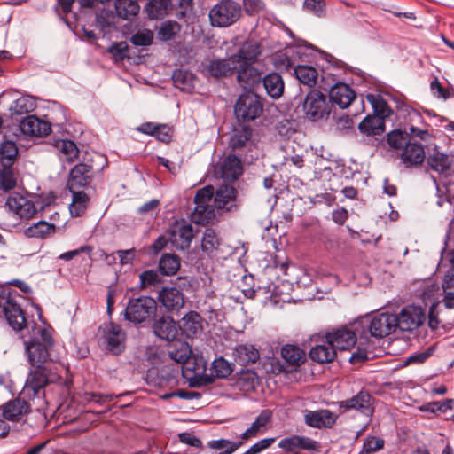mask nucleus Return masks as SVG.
Returning a JSON list of instances; mask_svg holds the SVG:
<instances>
[{"label":"nucleus","mask_w":454,"mask_h":454,"mask_svg":"<svg viewBox=\"0 0 454 454\" xmlns=\"http://www.w3.org/2000/svg\"><path fill=\"white\" fill-rule=\"evenodd\" d=\"M372 397L367 391H360L356 395L338 403L340 412L345 413L349 411H357L364 414H371Z\"/></svg>","instance_id":"a211bd4d"},{"label":"nucleus","mask_w":454,"mask_h":454,"mask_svg":"<svg viewBox=\"0 0 454 454\" xmlns=\"http://www.w3.org/2000/svg\"><path fill=\"white\" fill-rule=\"evenodd\" d=\"M272 417L273 411L271 410H262L250 427L242 433L241 439L243 441H247L265 433L268 429L269 424L272 420Z\"/></svg>","instance_id":"b1692460"},{"label":"nucleus","mask_w":454,"mask_h":454,"mask_svg":"<svg viewBox=\"0 0 454 454\" xmlns=\"http://www.w3.org/2000/svg\"><path fill=\"white\" fill-rule=\"evenodd\" d=\"M356 321L350 325L333 328L325 333V338L329 340L337 350H348L360 339V333L356 330Z\"/></svg>","instance_id":"1a4fd4ad"},{"label":"nucleus","mask_w":454,"mask_h":454,"mask_svg":"<svg viewBox=\"0 0 454 454\" xmlns=\"http://www.w3.org/2000/svg\"><path fill=\"white\" fill-rule=\"evenodd\" d=\"M263 105L261 98L253 92L244 93L238 98L234 114L239 121H250L258 118L262 113Z\"/></svg>","instance_id":"6e6552de"},{"label":"nucleus","mask_w":454,"mask_h":454,"mask_svg":"<svg viewBox=\"0 0 454 454\" xmlns=\"http://www.w3.org/2000/svg\"><path fill=\"white\" fill-rule=\"evenodd\" d=\"M252 135L253 129L250 126L239 125L236 127L230 137L229 147L233 153L240 156L252 152L255 148Z\"/></svg>","instance_id":"9b49d317"},{"label":"nucleus","mask_w":454,"mask_h":454,"mask_svg":"<svg viewBox=\"0 0 454 454\" xmlns=\"http://www.w3.org/2000/svg\"><path fill=\"white\" fill-rule=\"evenodd\" d=\"M70 192L72 193V203L69 206L71 215L73 217L83 215L88 208L90 197L82 191L73 190Z\"/></svg>","instance_id":"e433bc0d"},{"label":"nucleus","mask_w":454,"mask_h":454,"mask_svg":"<svg viewBox=\"0 0 454 454\" xmlns=\"http://www.w3.org/2000/svg\"><path fill=\"white\" fill-rule=\"evenodd\" d=\"M6 206L21 219H30L37 212L33 200L18 192H13L8 197Z\"/></svg>","instance_id":"4468645a"},{"label":"nucleus","mask_w":454,"mask_h":454,"mask_svg":"<svg viewBox=\"0 0 454 454\" xmlns=\"http://www.w3.org/2000/svg\"><path fill=\"white\" fill-rule=\"evenodd\" d=\"M442 288L443 291V298L442 302L448 309H454V269H450L445 273Z\"/></svg>","instance_id":"4c0bfd02"},{"label":"nucleus","mask_w":454,"mask_h":454,"mask_svg":"<svg viewBox=\"0 0 454 454\" xmlns=\"http://www.w3.org/2000/svg\"><path fill=\"white\" fill-rule=\"evenodd\" d=\"M181 329L188 338L197 336L203 330L201 316L196 311H189L182 318Z\"/></svg>","instance_id":"2f4dec72"},{"label":"nucleus","mask_w":454,"mask_h":454,"mask_svg":"<svg viewBox=\"0 0 454 454\" xmlns=\"http://www.w3.org/2000/svg\"><path fill=\"white\" fill-rule=\"evenodd\" d=\"M153 40V33L149 29L139 30L130 38V42L136 46H148Z\"/></svg>","instance_id":"052dcab7"},{"label":"nucleus","mask_w":454,"mask_h":454,"mask_svg":"<svg viewBox=\"0 0 454 454\" xmlns=\"http://www.w3.org/2000/svg\"><path fill=\"white\" fill-rule=\"evenodd\" d=\"M129 46L126 42H119L113 43L108 48V52H110L115 60H123L128 57Z\"/></svg>","instance_id":"0e129e2a"},{"label":"nucleus","mask_w":454,"mask_h":454,"mask_svg":"<svg viewBox=\"0 0 454 454\" xmlns=\"http://www.w3.org/2000/svg\"><path fill=\"white\" fill-rule=\"evenodd\" d=\"M181 31V25L175 20L162 22L158 29L157 36L161 41H170Z\"/></svg>","instance_id":"de8ad7c7"},{"label":"nucleus","mask_w":454,"mask_h":454,"mask_svg":"<svg viewBox=\"0 0 454 454\" xmlns=\"http://www.w3.org/2000/svg\"><path fill=\"white\" fill-rule=\"evenodd\" d=\"M215 172L225 182H235L244 173L243 163L235 153L223 157L215 168Z\"/></svg>","instance_id":"f8f14e48"},{"label":"nucleus","mask_w":454,"mask_h":454,"mask_svg":"<svg viewBox=\"0 0 454 454\" xmlns=\"http://www.w3.org/2000/svg\"><path fill=\"white\" fill-rule=\"evenodd\" d=\"M20 129L23 134L31 137H44L51 130L49 122L42 121L33 115L22 119L20 123Z\"/></svg>","instance_id":"4be33fe9"},{"label":"nucleus","mask_w":454,"mask_h":454,"mask_svg":"<svg viewBox=\"0 0 454 454\" xmlns=\"http://www.w3.org/2000/svg\"><path fill=\"white\" fill-rule=\"evenodd\" d=\"M366 98L373 108L374 115L382 116L383 120H385V118L392 114L389 106L380 95L368 94Z\"/></svg>","instance_id":"8fccbe9b"},{"label":"nucleus","mask_w":454,"mask_h":454,"mask_svg":"<svg viewBox=\"0 0 454 454\" xmlns=\"http://www.w3.org/2000/svg\"><path fill=\"white\" fill-rule=\"evenodd\" d=\"M94 158L87 153L83 161L76 164L69 172L67 188L69 191L78 190L88 186L95 175L99 170L94 164Z\"/></svg>","instance_id":"423d86ee"},{"label":"nucleus","mask_w":454,"mask_h":454,"mask_svg":"<svg viewBox=\"0 0 454 454\" xmlns=\"http://www.w3.org/2000/svg\"><path fill=\"white\" fill-rule=\"evenodd\" d=\"M385 441L377 436H367L363 444V451L366 454H372L384 448Z\"/></svg>","instance_id":"bf43d9fd"},{"label":"nucleus","mask_w":454,"mask_h":454,"mask_svg":"<svg viewBox=\"0 0 454 454\" xmlns=\"http://www.w3.org/2000/svg\"><path fill=\"white\" fill-rule=\"evenodd\" d=\"M439 290L438 286L431 280L427 282L419 296L424 301H431L434 299Z\"/></svg>","instance_id":"774afa93"},{"label":"nucleus","mask_w":454,"mask_h":454,"mask_svg":"<svg viewBox=\"0 0 454 454\" xmlns=\"http://www.w3.org/2000/svg\"><path fill=\"white\" fill-rule=\"evenodd\" d=\"M54 147L59 151V157L68 162H73L79 155L76 145L68 139H59L55 141Z\"/></svg>","instance_id":"79ce46f5"},{"label":"nucleus","mask_w":454,"mask_h":454,"mask_svg":"<svg viewBox=\"0 0 454 454\" xmlns=\"http://www.w3.org/2000/svg\"><path fill=\"white\" fill-rule=\"evenodd\" d=\"M221 245V239L212 228H207L201 240V249L208 255H215Z\"/></svg>","instance_id":"a19ab883"},{"label":"nucleus","mask_w":454,"mask_h":454,"mask_svg":"<svg viewBox=\"0 0 454 454\" xmlns=\"http://www.w3.org/2000/svg\"><path fill=\"white\" fill-rule=\"evenodd\" d=\"M396 315L383 312L366 315L356 321V330L360 333V340H368L369 337L376 339L384 338L397 328Z\"/></svg>","instance_id":"f03ea898"},{"label":"nucleus","mask_w":454,"mask_h":454,"mask_svg":"<svg viewBox=\"0 0 454 454\" xmlns=\"http://www.w3.org/2000/svg\"><path fill=\"white\" fill-rule=\"evenodd\" d=\"M57 227L53 223H49L46 221H39L32 224L24 231V235L27 238L45 239L55 234Z\"/></svg>","instance_id":"f704fd0d"},{"label":"nucleus","mask_w":454,"mask_h":454,"mask_svg":"<svg viewBox=\"0 0 454 454\" xmlns=\"http://www.w3.org/2000/svg\"><path fill=\"white\" fill-rule=\"evenodd\" d=\"M337 416L329 410L307 411L304 420L307 425L315 428H331L336 422Z\"/></svg>","instance_id":"bb28decb"},{"label":"nucleus","mask_w":454,"mask_h":454,"mask_svg":"<svg viewBox=\"0 0 454 454\" xmlns=\"http://www.w3.org/2000/svg\"><path fill=\"white\" fill-rule=\"evenodd\" d=\"M172 79L175 86L181 90L187 91L193 88L194 76L188 71L182 69L175 70Z\"/></svg>","instance_id":"09e8293b"},{"label":"nucleus","mask_w":454,"mask_h":454,"mask_svg":"<svg viewBox=\"0 0 454 454\" xmlns=\"http://www.w3.org/2000/svg\"><path fill=\"white\" fill-rule=\"evenodd\" d=\"M295 77L300 82L309 87H313L317 83V71L311 66L299 64L294 71Z\"/></svg>","instance_id":"37998d69"},{"label":"nucleus","mask_w":454,"mask_h":454,"mask_svg":"<svg viewBox=\"0 0 454 454\" xmlns=\"http://www.w3.org/2000/svg\"><path fill=\"white\" fill-rule=\"evenodd\" d=\"M329 99L340 108H347L356 98V92L346 83L338 82L329 91Z\"/></svg>","instance_id":"393cba45"},{"label":"nucleus","mask_w":454,"mask_h":454,"mask_svg":"<svg viewBox=\"0 0 454 454\" xmlns=\"http://www.w3.org/2000/svg\"><path fill=\"white\" fill-rule=\"evenodd\" d=\"M214 207L222 211L231 212L238 207V191L229 184H221L214 198Z\"/></svg>","instance_id":"dca6fc26"},{"label":"nucleus","mask_w":454,"mask_h":454,"mask_svg":"<svg viewBox=\"0 0 454 454\" xmlns=\"http://www.w3.org/2000/svg\"><path fill=\"white\" fill-rule=\"evenodd\" d=\"M155 335L165 340H173L178 334V326L169 316H162L153 325Z\"/></svg>","instance_id":"cd10ccee"},{"label":"nucleus","mask_w":454,"mask_h":454,"mask_svg":"<svg viewBox=\"0 0 454 454\" xmlns=\"http://www.w3.org/2000/svg\"><path fill=\"white\" fill-rule=\"evenodd\" d=\"M237 62L233 55L227 59H216L210 60L206 66L205 70L214 77L229 76L235 73Z\"/></svg>","instance_id":"5701e85b"},{"label":"nucleus","mask_w":454,"mask_h":454,"mask_svg":"<svg viewBox=\"0 0 454 454\" xmlns=\"http://www.w3.org/2000/svg\"><path fill=\"white\" fill-rule=\"evenodd\" d=\"M193 237L194 231L192 224L184 219L176 221L171 226L169 241L176 249H187Z\"/></svg>","instance_id":"ddd939ff"},{"label":"nucleus","mask_w":454,"mask_h":454,"mask_svg":"<svg viewBox=\"0 0 454 454\" xmlns=\"http://www.w3.org/2000/svg\"><path fill=\"white\" fill-rule=\"evenodd\" d=\"M19 295L16 292H9L8 295L4 298L2 311L10 325L15 331H20L27 325V317L24 310L16 301Z\"/></svg>","instance_id":"9d476101"},{"label":"nucleus","mask_w":454,"mask_h":454,"mask_svg":"<svg viewBox=\"0 0 454 454\" xmlns=\"http://www.w3.org/2000/svg\"><path fill=\"white\" fill-rule=\"evenodd\" d=\"M236 67L238 82L245 90H253L261 83L262 72L253 67V64L240 63Z\"/></svg>","instance_id":"412c9836"},{"label":"nucleus","mask_w":454,"mask_h":454,"mask_svg":"<svg viewBox=\"0 0 454 454\" xmlns=\"http://www.w3.org/2000/svg\"><path fill=\"white\" fill-rule=\"evenodd\" d=\"M424 320L425 312L421 307L418 306H406L396 316L397 327L401 331H412L418 328Z\"/></svg>","instance_id":"2eb2a0df"},{"label":"nucleus","mask_w":454,"mask_h":454,"mask_svg":"<svg viewBox=\"0 0 454 454\" xmlns=\"http://www.w3.org/2000/svg\"><path fill=\"white\" fill-rule=\"evenodd\" d=\"M171 6L170 0H149L145 11L150 19L160 20L168 14Z\"/></svg>","instance_id":"58836bf2"},{"label":"nucleus","mask_w":454,"mask_h":454,"mask_svg":"<svg viewBox=\"0 0 454 454\" xmlns=\"http://www.w3.org/2000/svg\"><path fill=\"white\" fill-rule=\"evenodd\" d=\"M329 98L317 90H310L303 101V112L308 120L317 121L327 119L333 109Z\"/></svg>","instance_id":"20e7f679"},{"label":"nucleus","mask_w":454,"mask_h":454,"mask_svg":"<svg viewBox=\"0 0 454 454\" xmlns=\"http://www.w3.org/2000/svg\"><path fill=\"white\" fill-rule=\"evenodd\" d=\"M28 403L20 398L8 402L1 411L4 419L17 421L28 411Z\"/></svg>","instance_id":"c756f323"},{"label":"nucleus","mask_w":454,"mask_h":454,"mask_svg":"<svg viewBox=\"0 0 454 454\" xmlns=\"http://www.w3.org/2000/svg\"><path fill=\"white\" fill-rule=\"evenodd\" d=\"M53 345L51 330L47 328H39L36 336L25 342L29 363L34 367L21 392L25 397L32 399L41 393L44 395V387L57 380L56 373L46 364L50 361V350Z\"/></svg>","instance_id":"f257e3e1"},{"label":"nucleus","mask_w":454,"mask_h":454,"mask_svg":"<svg viewBox=\"0 0 454 454\" xmlns=\"http://www.w3.org/2000/svg\"><path fill=\"white\" fill-rule=\"evenodd\" d=\"M212 372L218 378H226L232 372V367L224 358L219 357L213 362Z\"/></svg>","instance_id":"6e6d98bb"},{"label":"nucleus","mask_w":454,"mask_h":454,"mask_svg":"<svg viewBox=\"0 0 454 454\" xmlns=\"http://www.w3.org/2000/svg\"><path fill=\"white\" fill-rule=\"evenodd\" d=\"M257 380L255 372L247 371L240 375L238 380V384L240 388L244 390H250L254 388V384Z\"/></svg>","instance_id":"69168bd1"},{"label":"nucleus","mask_w":454,"mask_h":454,"mask_svg":"<svg viewBox=\"0 0 454 454\" xmlns=\"http://www.w3.org/2000/svg\"><path fill=\"white\" fill-rule=\"evenodd\" d=\"M12 109L14 114L22 115L35 109V102L30 98L20 97L15 101Z\"/></svg>","instance_id":"13d9d810"},{"label":"nucleus","mask_w":454,"mask_h":454,"mask_svg":"<svg viewBox=\"0 0 454 454\" xmlns=\"http://www.w3.org/2000/svg\"><path fill=\"white\" fill-rule=\"evenodd\" d=\"M158 300L168 312L179 311L185 303L184 294L174 286H164L158 294Z\"/></svg>","instance_id":"aec40b11"},{"label":"nucleus","mask_w":454,"mask_h":454,"mask_svg":"<svg viewBox=\"0 0 454 454\" xmlns=\"http://www.w3.org/2000/svg\"><path fill=\"white\" fill-rule=\"evenodd\" d=\"M98 341L113 355H120L125 349L126 333L121 326L114 322H106L98 327Z\"/></svg>","instance_id":"39448f33"},{"label":"nucleus","mask_w":454,"mask_h":454,"mask_svg":"<svg viewBox=\"0 0 454 454\" xmlns=\"http://www.w3.org/2000/svg\"><path fill=\"white\" fill-rule=\"evenodd\" d=\"M235 361L240 365H247L254 364L259 359V352L253 346L249 344H241L234 349Z\"/></svg>","instance_id":"c9c22d12"},{"label":"nucleus","mask_w":454,"mask_h":454,"mask_svg":"<svg viewBox=\"0 0 454 454\" xmlns=\"http://www.w3.org/2000/svg\"><path fill=\"white\" fill-rule=\"evenodd\" d=\"M427 163L432 169L437 172H444L450 168L449 157L439 152L430 155L427 159Z\"/></svg>","instance_id":"603ef678"},{"label":"nucleus","mask_w":454,"mask_h":454,"mask_svg":"<svg viewBox=\"0 0 454 454\" xmlns=\"http://www.w3.org/2000/svg\"><path fill=\"white\" fill-rule=\"evenodd\" d=\"M215 207L209 204L196 205L192 213V220L197 224L205 225L215 217Z\"/></svg>","instance_id":"c03bdc74"},{"label":"nucleus","mask_w":454,"mask_h":454,"mask_svg":"<svg viewBox=\"0 0 454 454\" xmlns=\"http://www.w3.org/2000/svg\"><path fill=\"white\" fill-rule=\"evenodd\" d=\"M281 357L291 366L298 367L306 361V353L299 346L286 344L281 348Z\"/></svg>","instance_id":"473e14b6"},{"label":"nucleus","mask_w":454,"mask_h":454,"mask_svg":"<svg viewBox=\"0 0 454 454\" xmlns=\"http://www.w3.org/2000/svg\"><path fill=\"white\" fill-rule=\"evenodd\" d=\"M262 53L261 44L254 41L245 42L237 53L232 54L237 64H254Z\"/></svg>","instance_id":"c85d7f7f"},{"label":"nucleus","mask_w":454,"mask_h":454,"mask_svg":"<svg viewBox=\"0 0 454 454\" xmlns=\"http://www.w3.org/2000/svg\"><path fill=\"white\" fill-rule=\"evenodd\" d=\"M215 190L214 186L207 185L200 189L194 197L195 205L209 204L211 200L215 198Z\"/></svg>","instance_id":"680f3d73"},{"label":"nucleus","mask_w":454,"mask_h":454,"mask_svg":"<svg viewBox=\"0 0 454 454\" xmlns=\"http://www.w3.org/2000/svg\"><path fill=\"white\" fill-rule=\"evenodd\" d=\"M387 143L394 149L403 150L404 146L410 143L407 135L400 130H394L387 135Z\"/></svg>","instance_id":"4d7b16f0"},{"label":"nucleus","mask_w":454,"mask_h":454,"mask_svg":"<svg viewBox=\"0 0 454 454\" xmlns=\"http://www.w3.org/2000/svg\"><path fill=\"white\" fill-rule=\"evenodd\" d=\"M242 445V442H234L227 439L212 440L207 442V446L212 450H223V451H230L232 454Z\"/></svg>","instance_id":"864d4df0"},{"label":"nucleus","mask_w":454,"mask_h":454,"mask_svg":"<svg viewBox=\"0 0 454 454\" xmlns=\"http://www.w3.org/2000/svg\"><path fill=\"white\" fill-rule=\"evenodd\" d=\"M192 354V349L186 342H178L173 345L169 350L171 359L178 364H185Z\"/></svg>","instance_id":"3c124183"},{"label":"nucleus","mask_w":454,"mask_h":454,"mask_svg":"<svg viewBox=\"0 0 454 454\" xmlns=\"http://www.w3.org/2000/svg\"><path fill=\"white\" fill-rule=\"evenodd\" d=\"M16 186V178L12 167H3L0 172V187L4 191H10Z\"/></svg>","instance_id":"5fc2aeb1"},{"label":"nucleus","mask_w":454,"mask_h":454,"mask_svg":"<svg viewBox=\"0 0 454 454\" xmlns=\"http://www.w3.org/2000/svg\"><path fill=\"white\" fill-rule=\"evenodd\" d=\"M115 10L119 17L129 20L138 13L139 5L137 0H117Z\"/></svg>","instance_id":"49530a36"},{"label":"nucleus","mask_w":454,"mask_h":454,"mask_svg":"<svg viewBox=\"0 0 454 454\" xmlns=\"http://www.w3.org/2000/svg\"><path fill=\"white\" fill-rule=\"evenodd\" d=\"M303 53L298 46H290L284 51H278L273 56V63L278 69L291 71L295 69L301 60Z\"/></svg>","instance_id":"6ab92c4d"},{"label":"nucleus","mask_w":454,"mask_h":454,"mask_svg":"<svg viewBox=\"0 0 454 454\" xmlns=\"http://www.w3.org/2000/svg\"><path fill=\"white\" fill-rule=\"evenodd\" d=\"M157 312V303L150 296L142 295L131 298L125 309L124 317L134 324H142L150 321Z\"/></svg>","instance_id":"7ed1b4c3"},{"label":"nucleus","mask_w":454,"mask_h":454,"mask_svg":"<svg viewBox=\"0 0 454 454\" xmlns=\"http://www.w3.org/2000/svg\"><path fill=\"white\" fill-rule=\"evenodd\" d=\"M139 279L142 288H146L148 286H154L160 282L159 274L153 270L143 271L139 275Z\"/></svg>","instance_id":"e2e57ef3"},{"label":"nucleus","mask_w":454,"mask_h":454,"mask_svg":"<svg viewBox=\"0 0 454 454\" xmlns=\"http://www.w3.org/2000/svg\"><path fill=\"white\" fill-rule=\"evenodd\" d=\"M359 131L366 136L381 135L385 131L382 116L368 114L358 125Z\"/></svg>","instance_id":"7c9ffc66"},{"label":"nucleus","mask_w":454,"mask_h":454,"mask_svg":"<svg viewBox=\"0 0 454 454\" xmlns=\"http://www.w3.org/2000/svg\"><path fill=\"white\" fill-rule=\"evenodd\" d=\"M315 338V340L318 343L310 348L309 352L310 359L317 364L333 362L337 356V351L333 344L325 338V333L318 334Z\"/></svg>","instance_id":"f3484780"},{"label":"nucleus","mask_w":454,"mask_h":454,"mask_svg":"<svg viewBox=\"0 0 454 454\" xmlns=\"http://www.w3.org/2000/svg\"><path fill=\"white\" fill-rule=\"evenodd\" d=\"M263 87L267 94L272 98H279L285 89V83L282 76L275 72H272L262 79Z\"/></svg>","instance_id":"72a5a7b5"},{"label":"nucleus","mask_w":454,"mask_h":454,"mask_svg":"<svg viewBox=\"0 0 454 454\" xmlns=\"http://www.w3.org/2000/svg\"><path fill=\"white\" fill-rule=\"evenodd\" d=\"M18 147L15 142L4 140L0 145V163L2 167H12L18 157Z\"/></svg>","instance_id":"ea45409f"},{"label":"nucleus","mask_w":454,"mask_h":454,"mask_svg":"<svg viewBox=\"0 0 454 454\" xmlns=\"http://www.w3.org/2000/svg\"><path fill=\"white\" fill-rule=\"evenodd\" d=\"M400 159L406 168H413L421 165L425 160L423 145L410 142L400 153Z\"/></svg>","instance_id":"a878e982"},{"label":"nucleus","mask_w":454,"mask_h":454,"mask_svg":"<svg viewBox=\"0 0 454 454\" xmlns=\"http://www.w3.org/2000/svg\"><path fill=\"white\" fill-rule=\"evenodd\" d=\"M275 442V438H265L253 444L243 454H258L261 451L270 448Z\"/></svg>","instance_id":"338daca9"},{"label":"nucleus","mask_w":454,"mask_h":454,"mask_svg":"<svg viewBox=\"0 0 454 454\" xmlns=\"http://www.w3.org/2000/svg\"><path fill=\"white\" fill-rule=\"evenodd\" d=\"M180 259L177 255L164 254L159 262V269L164 276H173L180 269Z\"/></svg>","instance_id":"a18cd8bd"},{"label":"nucleus","mask_w":454,"mask_h":454,"mask_svg":"<svg viewBox=\"0 0 454 454\" xmlns=\"http://www.w3.org/2000/svg\"><path fill=\"white\" fill-rule=\"evenodd\" d=\"M241 16L240 5L232 0H223L209 12L211 25L224 27L235 23Z\"/></svg>","instance_id":"0eeeda50"}]
</instances>
